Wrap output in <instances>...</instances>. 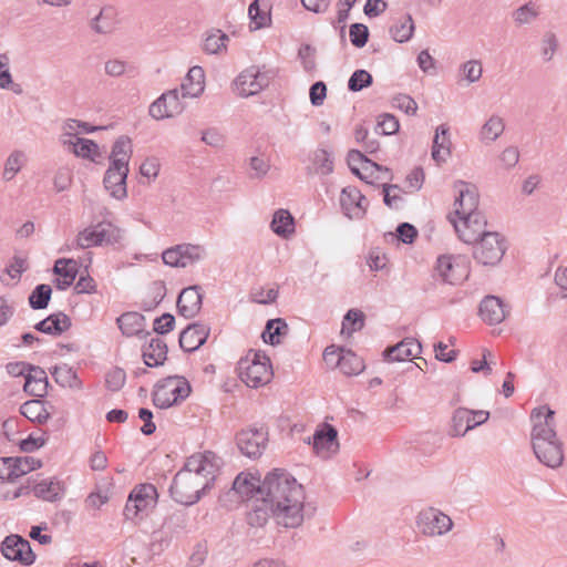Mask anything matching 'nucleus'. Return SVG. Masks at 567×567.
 <instances>
[{"instance_id":"nucleus-1","label":"nucleus","mask_w":567,"mask_h":567,"mask_svg":"<svg viewBox=\"0 0 567 567\" xmlns=\"http://www.w3.org/2000/svg\"><path fill=\"white\" fill-rule=\"evenodd\" d=\"M264 496L247 503L246 519L252 527H262L272 516L287 528L299 527L305 518V491L297 480L282 468H274L264 478Z\"/></svg>"},{"instance_id":"nucleus-2","label":"nucleus","mask_w":567,"mask_h":567,"mask_svg":"<svg viewBox=\"0 0 567 567\" xmlns=\"http://www.w3.org/2000/svg\"><path fill=\"white\" fill-rule=\"evenodd\" d=\"M220 464V457L212 451L189 456L169 486L172 498L186 506L197 503L213 487Z\"/></svg>"},{"instance_id":"nucleus-3","label":"nucleus","mask_w":567,"mask_h":567,"mask_svg":"<svg viewBox=\"0 0 567 567\" xmlns=\"http://www.w3.org/2000/svg\"><path fill=\"white\" fill-rule=\"evenodd\" d=\"M534 423L532 430V446L536 458L550 468H557L564 462V447L555 430V411L542 405L532 411Z\"/></svg>"},{"instance_id":"nucleus-4","label":"nucleus","mask_w":567,"mask_h":567,"mask_svg":"<svg viewBox=\"0 0 567 567\" xmlns=\"http://www.w3.org/2000/svg\"><path fill=\"white\" fill-rule=\"evenodd\" d=\"M189 382L179 375L167 377L155 384L152 401L156 408L168 409L190 394Z\"/></svg>"},{"instance_id":"nucleus-5","label":"nucleus","mask_w":567,"mask_h":567,"mask_svg":"<svg viewBox=\"0 0 567 567\" xmlns=\"http://www.w3.org/2000/svg\"><path fill=\"white\" fill-rule=\"evenodd\" d=\"M264 481L251 473L241 472L233 482L231 488L219 496L223 506H231L233 503L250 502L256 497L264 496Z\"/></svg>"},{"instance_id":"nucleus-6","label":"nucleus","mask_w":567,"mask_h":567,"mask_svg":"<svg viewBox=\"0 0 567 567\" xmlns=\"http://www.w3.org/2000/svg\"><path fill=\"white\" fill-rule=\"evenodd\" d=\"M123 237L121 228L111 221H100L81 230L75 239L78 248L85 249L95 246H114Z\"/></svg>"},{"instance_id":"nucleus-7","label":"nucleus","mask_w":567,"mask_h":567,"mask_svg":"<svg viewBox=\"0 0 567 567\" xmlns=\"http://www.w3.org/2000/svg\"><path fill=\"white\" fill-rule=\"evenodd\" d=\"M158 499L157 488L151 483L136 485L130 493L123 515L128 520L143 518L155 508Z\"/></svg>"},{"instance_id":"nucleus-8","label":"nucleus","mask_w":567,"mask_h":567,"mask_svg":"<svg viewBox=\"0 0 567 567\" xmlns=\"http://www.w3.org/2000/svg\"><path fill=\"white\" fill-rule=\"evenodd\" d=\"M238 370L240 379L250 388L265 385L272 378L270 360L260 352H254L251 359H240Z\"/></svg>"},{"instance_id":"nucleus-9","label":"nucleus","mask_w":567,"mask_h":567,"mask_svg":"<svg viewBox=\"0 0 567 567\" xmlns=\"http://www.w3.org/2000/svg\"><path fill=\"white\" fill-rule=\"evenodd\" d=\"M506 249L505 238L496 231H489L474 245L473 257L483 266H495L502 260Z\"/></svg>"},{"instance_id":"nucleus-10","label":"nucleus","mask_w":567,"mask_h":567,"mask_svg":"<svg viewBox=\"0 0 567 567\" xmlns=\"http://www.w3.org/2000/svg\"><path fill=\"white\" fill-rule=\"evenodd\" d=\"M454 189L457 193L454 214L458 218L467 216V223H475L478 214H483L478 210L480 194L477 187L464 181H456Z\"/></svg>"},{"instance_id":"nucleus-11","label":"nucleus","mask_w":567,"mask_h":567,"mask_svg":"<svg viewBox=\"0 0 567 567\" xmlns=\"http://www.w3.org/2000/svg\"><path fill=\"white\" fill-rule=\"evenodd\" d=\"M268 442V430L265 426H250L236 434V445L239 452L251 460L260 457Z\"/></svg>"},{"instance_id":"nucleus-12","label":"nucleus","mask_w":567,"mask_h":567,"mask_svg":"<svg viewBox=\"0 0 567 567\" xmlns=\"http://www.w3.org/2000/svg\"><path fill=\"white\" fill-rule=\"evenodd\" d=\"M416 527L422 535L435 537L449 533L453 527V522L449 515L430 507L419 513Z\"/></svg>"},{"instance_id":"nucleus-13","label":"nucleus","mask_w":567,"mask_h":567,"mask_svg":"<svg viewBox=\"0 0 567 567\" xmlns=\"http://www.w3.org/2000/svg\"><path fill=\"white\" fill-rule=\"evenodd\" d=\"M271 75L259 68L250 66L243 71L235 80L238 94L241 97H248L259 93L270 83Z\"/></svg>"},{"instance_id":"nucleus-14","label":"nucleus","mask_w":567,"mask_h":567,"mask_svg":"<svg viewBox=\"0 0 567 567\" xmlns=\"http://www.w3.org/2000/svg\"><path fill=\"white\" fill-rule=\"evenodd\" d=\"M2 555L12 561L30 566L35 560L30 543L19 535H10L1 544Z\"/></svg>"},{"instance_id":"nucleus-15","label":"nucleus","mask_w":567,"mask_h":567,"mask_svg":"<svg viewBox=\"0 0 567 567\" xmlns=\"http://www.w3.org/2000/svg\"><path fill=\"white\" fill-rule=\"evenodd\" d=\"M475 219V223H467V216L460 217L458 220L451 218V223L453 224L458 238L466 244L475 245L481 240V238L489 233L486 230L487 221L483 214H478Z\"/></svg>"},{"instance_id":"nucleus-16","label":"nucleus","mask_w":567,"mask_h":567,"mask_svg":"<svg viewBox=\"0 0 567 567\" xmlns=\"http://www.w3.org/2000/svg\"><path fill=\"white\" fill-rule=\"evenodd\" d=\"M435 271L443 282L458 285L467 278V268L463 260L455 259L452 256H441L437 258Z\"/></svg>"},{"instance_id":"nucleus-17","label":"nucleus","mask_w":567,"mask_h":567,"mask_svg":"<svg viewBox=\"0 0 567 567\" xmlns=\"http://www.w3.org/2000/svg\"><path fill=\"white\" fill-rule=\"evenodd\" d=\"M306 442L312 444L317 455L327 457L339 449L338 431L334 426L324 424L322 429L316 430L312 437H309Z\"/></svg>"},{"instance_id":"nucleus-18","label":"nucleus","mask_w":567,"mask_h":567,"mask_svg":"<svg viewBox=\"0 0 567 567\" xmlns=\"http://www.w3.org/2000/svg\"><path fill=\"white\" fill-rule=\"evenodd\" d=\"M508 313V305L497 296H485L480 302L478 315L481 319L489 326L503 322Z\"/></svg>"},{"instance_id":"nucleus-19","label":"nucleus","mask_w":567,"mask_h":567,"mask_svg":"<svg viewBox=\"0 0 567 567\" xmlns=\"http://www.w3.org/2000/svg\"><path fill=\"white\" fill-rule=\"evenodd\" d=\"M367 199L355 186H347L341 190L340 205L343 214L350 219H361L367 213Z\"/></svg>"},{"instance_id":"nucleus-20","label":"nucleus","mask_w":567,"mask_h":567,"mask_svg":"<svg viewBox=\"0 0 567 567\" xmlns=\"http://www.w3.org/2000/svg\"><path fill=\"white\" fill-rule=\"evenodd\" d=\"M203 293L202 288L198 285L189 286L184 288L177 298V311L178 315L190 319L197 316L202 309Z\"/></svg>"},{"instance_id":"nucleus-21","label":"nucleus","mask_w":567,"mask_h":567,"mask_svg":"<svg viewBox=\"0 0 567 567\" xmlns=\"http://www.w3.org/2000/svg\"><path fill=\"white\" fill-rule=\"evenodd\" d=\"M128 167L123 168L116 163H110L103 178L105 189L116 199H123L127 196L126 179Z\"/></svg>"},{"instance_id":"nucleus-22","label":"nucleus","mask_w":567,"mask_h":567,"mask_svg":"<svg viewBox=\"0 0 567 567\" xmlns=\"http://www.w3.org/2000/svg\"><path fill=\"white\" fill-rule=\"evenodd\" d=\"M209 327L202 322L188 324L179 333V347L185 352H194L199 349L209 336Z\"/></svg>"},{"instance_id":"nucleus-23","label":"nucleus","mask_w":567,"mask_h":567,"mask_svg":"<svg viewBox=\"0 0 567 567\" xmlns=\"http://www.w3.org/2000/svg\"><path fill=\"white\" fill-rule=\"evenodd\" d=\"M145 317L135 311H128L121 315L116 319L118 329L125 337H138L146 338L151 334L150 331L145 330Z\"/></svg>"},{"instance_id":"nucleus-24","label":"nucleus","mask_w":567,"mask_h":567,"mask_svg":"<svg viewBox=\"0 0 567 567\" xmlns=\"http://www.w3.org/2000/svg\"><path fill=\"white\" fill-rule=\"evenodd\" d=\"M421 343L413 338H405L393 347L384 350L383 357L388 361L402 362L421 353Z\"/></svg>"},{"instance_id":"nucleus-25","label":"nucleus","mask_w":567,"mask_h":567,"mask_svg":"<svg viewBox=\"0 0 567 567\" xmlns=\"http://www.w3.org/2000/svg\"><path fill=\"white\" fill-rule=\"evenodd\" d=\"M168 348L166 342L156 337L152 338L147 344L142 348L143 362L148 368H157L164 364L167 359Z\"/></svg>"},{"instance_id":"nucleus-26","label":"nucleus","mask_w":567,"mask_h":567,"mask_svg":"<svg viewBox=\"0 0 567 567\" xmlns=\"http://www.w3.org/2000/svg\"><path fill=\"white\" fill-rule=\"evenodd\" d=\"M72 326L71 318L62 311L51 313L35 323L34 329L50 336H61Z\"/></svg>"},{"instance_id":"nucleus-27","label":"nucleus","mask_w":567,"mask_h":567,"mask_svg":"<svg viewBox=\"0 0 567 567\" xmlns=\"http://www.w3.org/2000/svg\"><path fill=\"white\" fill-rule=\"evenodd\" d=\"M205 72L202 66L190 68L181 84L182 97H197L204 92Z\"/></svg>"},{"instance_id":"nucleus-28","label":"nucleus","mask_w":567,"mask_h":567,"mask_svg":"<svg viewBox=\"0 0 567 567\" xmlns=\"http://www.w3.org/2000/svg\"><path fill=\"white\" fill-rule=\"evenodd\" d=\"M49 385L45 371L34 365L25 375L23 390L31 396L43 398L48 393Z\"/></svg>"},{"instance_id":"nucleus-29","label":"nucleus","mask_w":567,"mask_h":567,"mask_svg":"<svg viewBox=\"0 0 567 567\" xmlns=\"http://www.w3.org/2000/svg\"><path fill=\"white\" fill-rule=\"evenodd\" d=\"M449 131L450 128L445 124H441L435 131L431 155L437 164L446 162L447 157L451 155L452 143Z\"/></svg>"},{"instance_id":"nucleus-30","label":"nucleus","mask_w":567,"mask_h":567,"mask_svg":"<svg viewBox=\"0 0 567 567\" xmlns=\"http://www.w3.org/2000/svg\"><path fill=\"white\" fill-rule=\"evenodd\" d=\"M35 497L47 501L56 502L62 498L64 491L60 481L55 478H45L32 486Z\"/></svg>"},{"instance_id":"nucleus-31","label":"nucleus","mask_w":567,"mask_h":567,"mask_svg":"<svg viewBox=\"0 0 567 567\" xmlns=\"http://www.w3.org/2000/svg\"><path fill=\"white\" fill-rule=\"evenodd\" d=\"M54 274L63 277V280L56 279L55 287L59 290H64L70 287L78 275V262L74 259H58L53 267Z\"/></svg>"},{"instance_id":"nucleus-32","label":"nucleus","mask_w":567,"mask_h":567,"mask_svg":"<svg viewBox=\"0 0 567 567\" xmlns=\"http://www.w3.org/2000/svg\"><path fill=\"white\" fill-rule=\"evenodd\" d=\"M336 365L346 375H358L364 370L363 360L352 350L341 349V354L337 357Z\"/></svg>"},{"instance_id":"nucleus-33","label":"nucleus","mask_w":567,"mask_h":567,"mask_svg":"<svg viewBox=\"0 0 567 567\" xmlns=\"http://www.w3.org/2000/svg\"><path fill=\"white\" fill-rule=\"evenodd\" d=\"M474 419L473 410L466 408L456 409L452 416L450 434L452 436H464L470 430L475 427V425H473Z\"/></svg>"},{"instance_id":"nucleus-34","label":"nucleus","mask_w":567,"mask_h":567,"mask_svg":"<svg viewBox=\"0 0 567 567\" xmlns=\"http://www.w3.org/2000/svg\"><path fill=\"white\" fill-rule=\"evenodd\" d=\"M248 16L251 24H254L252 30L268 27L271 22L270 10L266 0H254L249 4Z\"/></svg>"},{"instance_id":"nucleus-35","label":"nucleus","mask_w":567,"mask_h":567,"mask_svg":"<svg viewBox=\"0 0 567 567\" xmlns=\"http://www.w3.org/2000/svg\"><path fill=\"white\" fill-rule=\"evenodd\" d=\"M20 413L28 420L39 424L45 423L50 417V412L47 410L44 402L39 399L24 402L20 408Z\"/></svg>"},{"instance_id":"nucleus-36","label":"nucleus","mask_w":567,"mask_h":567,"mask_svg":"<svg viewBox=\"0 0 567 567\" xmlns=\"http://www.w3.org/2000/svg\"><path fill=\"white\" fill-rule=\"evenodd\" d=\"M270 227L276 235L287 238L295 233V219L287 209H279L274 214Z\"/></svg>"},{"instance_id":"nucleus-37","label":"nucleus","mask_w":567,"mask_h":567,"mask_svg":"<svg viewBox=\"0 0 567 567\" xmlns=\"http://www.w3.org/2000/svg\"><path fill=\"white\" fill-rule=\"evenodd\" d=\"M131 153V138L125 135H122L114 142L112 146L110 163H116L118 166H122L123 168L128 167Z\"/></svg>"},{"instance_id":"nucleus-38","label":"nucleus","mask_w":567,"mask_h":567,"mask_svg":"<svg viewBox=\"0 0 567 567\" xmlns=\"http://www.w3.org/2000/svg\"><path fill=\"white\" fill-rule=\"evenodd\" d=\"M54 381L63 388L81 389L82 382L78 373L68 364L55 365L51 370Z\"/></svg>"},{"instance_id":"nucleus-39","label":"nucleus","mask_w":567,"mask_h":567,"mask_svg":"<svg viewBox=\"0 0 567 567\" xmlns=\"http://www.w3.org/2000/svg\"><path fill=\"white\" fill-rule=\"evenodd\" d=\"M414 29V21L411 14L406 13L390 28V34L395 42L404 43L412 38Z\"/></svg>"},{"instance_id":"nucleus-40","label":"nucleus","mask_w":567,"mask_h":567,"mask_svg":"<svg viewBox=\"0 0 567 567\" xmlns=\"http://www.w3.org/2000/svg\"><path fill=\"white\" fill-rule=\"evenodd\" d=\"M92 30L100 34L111 32L115 25V9L112 7H104L99 11L90 23Z\"/></svg>"},{"instance_id":"nucleus-41","label":"nucleus","mask_w":567,"mask_h":567,"mask_svg":"<svg viewBox=\"0 0 567 567\" xmlns=\"http://www.w3.org/2000/svg\"><path fill=\"white\" fill-rule=\"evenodd\" d=\"M505 124L501 116L492 115L482 126L480 132V140L488 145L496 141L504 132Z\"/></svg>"},{"instance_id":"nucleus-42","label":"nucleus","mask_w":567,"mask_h":567,"mask_svg":"<svg viewBox=\"0 0 567 567\" xmlns=\"http://www.w3.org/2000/svg\"><path fill=\"white\" fill-rule=\"evenodd\" d=\"M288 324L285 319H269L266 323L262 339L266 343L277 346L280 343V337L288 333Z\"/></svg>"},{"instance_id":"nucleus-43","label":"nucleus","mask_w":567,"mask_h":567,"mask_svg":"<svg viewBox=\"0 0 567 567\" xmlns=\"http://www.w3.org/2000/svg\"><path fill=\"white\" fill-rule=\"evenodd\" d=\"M315 173L329 175L333 172V155L326 148H317L311 157Z\"/></svg>"},{"instance_id":"nucleus-44","label":"nucleus","mask_w":567,"mask_h":567,"mask_svg":"<svg viewBox=\"0 0 567 567\" xmlns=\"http://www.w3.org/2000/svg\"><path fill=\"white\" fill-rule=\"evenodd\" d=\"M52 289L47 284H40L29 295V305L33 310H42L49 306Z\"/></svg>"},{"instance_id":"nucleus-45","label":"nucleus","mask_w":567,"mask_h":567,"mask_svg":"<svg viewBox=\"0 0 567 567\" xmlns=\"http://www.w3.org/2000/svg\"><path fill=\"white\" fill-rule=\"evenodd\" d=\"M25 162V155L22 151H13L6 159L2 178L6 182L12 181L21 171Z\"/></svg>"},{"instance_id":"nucleus-46","label":"nucleus","mask_w":567,"mask_h":567,"mask_svg":"<svg viewBox=\"0 0 567 567\" xmlns=\"http://www.w3.org/2000/svg\"><path fill=\"white\" fill-rule=\"evenodd\" d=\"M69 144L73 146V153L79 157L94 161L95 156L100 155L99 145L92 140L76 137L75 142L70 141Z\"/></svg>"},{"instance_id":"nucleus-47","label":"nucleus","mask_w":567,"mask_h":567,"mask_svg":"<svg viewBox=\"0 0 567 567\" xmlns=\"http://www.w3.org/2000/svg\"><path fill=\"white\" fill-rule=\"evenodd\" d=\"M372 83L373 78L371 73H369L367 70L359 69L351 74L348 81V90L350 92H359L363 89L371 86Z\"/></svg>"},{"instance_id":"nucleus-48","label":"nucleus","mask_w":567,"mask_h":567,"mask_svg":"<svg viewBox=\"0 0 567 567\" xmlns=\"http://www.w3.org/2000/svg\"><path fill=\"white\" fill-rule=\"evenodd\" d=\"M178 246L182 255L181 260L185 262V267L199 261L205 255V249L199 245L181 244Z\"/></svg>"},{"instance_id":"nucleus-49","label":"nucleus","mask_w":567,"mask_h":567,"mask_svg":"<svg viewBox=\"0 0 567 567\" xmlns=\"http://www.w3.org/2000/svg\"><path fill=\"white\" fill-rule=\"evenodd\" d=\"M369 35V29L363 23L355 22L352 23L349 28L350 42L358 49L363 48L368 43Z\"/></svg>"},{"instance_id":"nucleus-50","label":"nucleus","mask_w":567,"mask_h":567,"mask_svg":"<svg viewBox=\"0 0 567 567\" xmlns=\"http://www.w3.org/2000/svg\"><path fill=\"white\" fill-rule=\"evenodd\" d=\"M364 315L357 309H350L343 317L342 332L348 330V333L360 330L363 327Z\"/></svg>"},{"instance_id":"nucleus-51","label":"nucleus","mask_w":567,"mask_h":567,"mask_svg":"<svg viewBox=\"0 0 567 567\" xmlns=\"http://www.w3.org/2000/svg\"><path fill=\"white\" fill-rule=\"evenodd\" d=\"M226 41H228V35L223 33L220 30H216L207 35L204 41L203 49L209 54H215L226 45Z\"/></svg>"},{"instance_id":"nucleus-52","label":"nucleus","mask_w":567,"mask_h":567,"mask_svg":"<svg viewBox=\"0 0 567 567\" xmlns=\"http://www.w3.org/2000/svg\"><path fill=\"white\" fill-rule=\"evenodd\" d=\"M9 56L6 53L0 54V89H11L16 93H20L21 89L13 87V80L9 69Z\"/></svg>"},{"instance_id":"nucleus-53","label":"nucleus","mask_w":567,"mask_h":567,"mask_svg":"<svg viewBox=\"0 0 567 567\" xmlns=\"http://www.w3.org/2000/svg\"><path fill=\"white\" fill-rule=\"evenodd\" d=\"M126 381V373L122 368L115 367L105 375L106 388L112 392L120 391Z\"/></svg>"},{"instance_id":"nucleus-54","label":"nucleus","mask_w":567,"mask_h":567,"mask_svg":"<svg viewBox=\"0 0 567 567\" xmlns=\"http://www.w3.org/2000/svg\"><path fill=\"white\" fill-rule=\"evenodd\" d=\"M400 128L399 120L389 113H384L379 116L377 133L382 135L395 134Z\"/></svg>"},{"instance_id":"nucleus-55","label":"nucleus","mask_w":567,"mask_h":567,"mask_svg":"<svg viewBox=\"0 0 567 567\" xmlns=\"http://www.w3.org/2000/svg\"><path fill=\"white\" fill-rule=\"evenodd\" d=\"M148 113L157 121L174 116L173 113H169L166 97H164L163 94L150 105Z\"/></svg>"},{"instance_id":"nucleus-56","label":"nucleus","mask_w":567,"mask_h":567,"mask_svg":"<svg viewBox=\"0 0 567 567\" xmlns=\"http://www.w3.org/2000/svg\"><path fill=\"white\" fill-rule=\"evenodd\" d=\"M163 96L166 97V102L168 104L169 113H173L174 116L181 114L184 111V103L182 97V93L179 94L178 89L169 90L163 93Z\"/></svg>"},{"instance_id":"nucleus-57","label":"nucleus","mask_w":567,"mask_h":567,"mask_svg":"<svg viewBox=\"0 0 567 567\" xmlns=\"http://www.w3.org/2000/svg\"><path fill=\"white\" fill-rule=\"evenodd\" d=\"M175 327V317L169 313L165 312L161 317L155 318L153 322V330L157 334H166L171 332Z\"/></svg>"},{"instance_id":"nucleus-58","label":"nucleus","mask_w":567,"mask_h":567,"mask_svg":"<svg viewBox=\"0 0 567 567\" xmlns=\"http://www.w3.org/2000/svg\"><path fill=\"white\" fill-rule=\"evenodd\" d=\"M538 16V12L534 8L532 3H526L518 9H516L513 13V18L515 22L518 24L529 23L533 19Z\"/></svg>"},{"instance_id":"nucleus-59","label":"nucleus","mask_w":567,"mask_h":567,"mask_svg":"<svg viewBox=\"0 0 567 567\" xmlns=\"http://www.w3.org/2000/svg\"><path fill=\"white\" fill-rule=\"evenodd\" d=\"M558 48V40L556 35L551 32H548L544 35L543 39V49H542V56L544 61L549 62L554 54L556 53Z\"/></svg>"},{"instance_id":"nucleus-60","label":"nucleus","mask_w":567,"mask_h":567,"mask_svg":"<svg viewBox=\"0 0 567 567\" xmlns=\"http://www.w3.org/2000/svg\"><path fill=\"white\" fill-rule=\"evenodd\" d=\"M181 257L182 255L178 245L167 248L162 254V259L165 265L176 268H185V262L181 260Z\"/></svg>"},{"instance_id":"nucleus-61","label":"nucleus","mask_w":567,"mask_h":567,"mask_svg":"<svg viewBox=\"0 0 567 567\" xmlns=\"http://www.w3.org/2000/svg\"><path fill=\"white\" fill-rule=\"evenodd\" d=\"M392 104L394 107L400 109L406 114H415L417 110L416 102L410 96L405 94H399L393 97Z\"/></svg>"},{"instance_id":"nucleus-62","label":"nucleus","mask_w":567,"mask_h":567,"mask_svg":"<svg viewBox=\"0 0 567 567\" xmlns=\"http://www.w3.org/2000/svg\"><path fill=\"white\" fill-rule=\"evenodd\" d=\"M463 74L470 83H474L482 76V65L476 60L467 61L462 66Z\"/></svg>"},{"instance_id":"nucleus-63","label":"nucleus","mask_w":567,"mask_h":567,"mask_svg":"<svg viewBox=\"0 0 567 567\" xmlns=\"http://www.w3.org/2000/svg\"><path fill=\"white\" fill-rule=\"evenodd\" d=\"M27 259L22 258L20 256L14 255L10 261V264L6 268V272L12 278V279H20V276L22 272L27 270Z\"/></svg>"},{"instance_id":"nucleus-64","label":"nucleus","mask_w":567,"mask_h":567,"mask_svg":"<svg viewBox=\"0 0 567 567\" xmlns=\"http://www.w3.org/2000/svg\"><path fill=\"white\" fill-rule=\"evenodd\" d=\"M72 182V174L68 168H59L53 178L54 189L60 193L66 190Z\"/></svg>"}]
</instances>
